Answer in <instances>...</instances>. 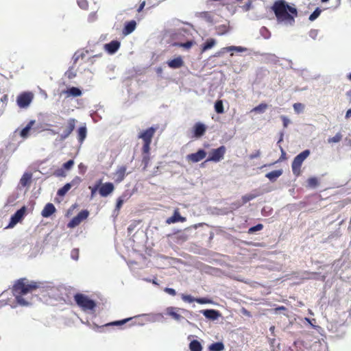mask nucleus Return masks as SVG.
Segmentation results:
<instances>
[{"label":"nucleus","mask_w":351,"mask_h":351,"mask_svg":"<svg viewBox=\"0 0 351 351\" xmlns=\"http://www.w3.org/2000/svg\"><path fill=\"white\" fill-rule=\"evenodd\" d=\"M276 20L278 23L293 25L295 18L298 16V10L295 6L289 5L285 0H277L271 6Z\"/></svg>","instance_id":"obj_1"},{"label":"nucleus","mask_w":351,"mask_h":351,"mask_svg":"<svg viewBox=\"0 0 351 351\" xmlns=\"http://www.w3.org/2000/svg\"><path fill=\"white\" fill-rule=\"evenodd\" d=\"M38 287V282L29 281L27 278H23L16 281L12 287V291L18 304L27 306L29 302L23 298V295L32 293Z\"/></svg>","instance_id":"obj_2"},{"label":"nucleus","mask_w":351,"mask_h":351,"mask_svg":"<svg viewBox=\"0 0 351 351\" xmlns=\"http://www.w3.org/2000/svg\"><path fill=\"white\" fill-rule=\"evenodd\" d=\"M158 126H152L146 130H143L139 132L138 138L142 139L143 146L141 148L142 153V164L143 165V169H146L150 161V150L151 143Z\"/></svg>","instance_id":"obj_3"},{"label":"nucleus","mask_w":351,"mask_h":351,"mask_svg":"<svg viewBox=\"0 0 351 351\" xmlns=\"http://www.w3.org/2000/svg\"><path fill=\"white\" fill-rule=\"evenodd\" d=\"M74 300L77 306L84 311H92L96 307L95 302L83 293H76L74 295Z\"/></svg>","instance_id":"obj_4"},{"label":"nucleus","mask_w":351,"mask_h":351,"mask_svg":"<svg viewBox=\"0 0 351 351\" xmlns=\"http://www.w3.org/2000/svg\"><path fill=\"white\" fill-rule=\"evenodd\" d=\"M310 155V151L308 149L304 150L298 156H296L291 165L292 171L296 176H300L301 173V166L304 160Z\"/></svg>","instance_id":"obj_5"},{"label":"nucleus","mask_w":351,"mask_h":351,"mask_svg":"<svg viewBox=\"0 0 351 351\" xmlns=\"http://www.w3.org/2000/svg\"><path fill=\"white\" fill-rule=\"evenodd\" d=\"M34 97V95L32 92H22L17 96L16 104L20 108H27L32 102Z\"/></svg>","instance_id":"obj_6"},{"label":"nucleus","mask_w":351,"mask_h":351,"mask_svg":"<svg viewBox=\"0 0 351 351\" xmlns=\"http://www.w3.org/2000/svg\"><path fill=\"white\" fill-rule=\"evenodd\" d=\"M207 127L201 122H197L191 128L190 134L191 138H199L204 135L206 131Z\"/></svg>","instance_id":"obj_7"},{"label":"nucleus","mask_w":351,"mask_h":351,"mask_svg":"<svg viewBox=\"0 0 351 351\" xmlns=\"http://www.w3.org/2000/svg\"><path fill=\"white\" fill-rule=\"evenodd\" d=\"M76 123V119L73 118H71L67 120L65 128L62 130V132L60 134V138L61 141L65 140L70 136L75 128Z\"/></svg>","instance_id":"obj_8"},{"label":"nucleus","mask_w":351,"mask_h":351,"mask_svg":"<svg viewBox=\"0 0 351 351\" xmlns=\"http://www.w3.org/2000/svg\"><path fill=\"white\" fill-rule=\"evenodd\" d=\"M26 207L23 206L18 210L12 217L7 228H13L17 223L20 222L24 217L26 213Z\"/></svg>","instance_id":"obj_9"},{"label":"nucleus","mask_w":351,"mask_h":351,"mask_svg":"<svg viewBox=\"0 0 351 351\" xmlns=\"http://www.w3.org/2000/svg\"><path fill=\"white\" fill-rule=\"evenodd\" d=\"M73 165V160H69L66 162L64 163L61 168L56 169L53 172V175L56 177H65L66 176V171L71 170Z\"/></svg>","instance_id":"obj_10"},{"label":"nucleus","mask_w":351,"mask_h":351,"mask_svg":"<svg viewBox=\"0 0 351 351\" xmlns=\"http://www.w3.org/2000/svg\"><path fill=\"white\" fill-rule=\"evenodd\" d=\"M114 189V186L112 182H106L101 184L99 189V193L102 197H107Z\"/></svg>","instance_id":"obj_11"},{"label":"nucleus","mask_w":351,"mask_h":351,"mask_svg":"<svg viewBox=\"0 0 351 351\" xmlns=\"http://www.w3.org/2000/svg\"><path fill=\"white\" fill-rule=\"evenodd\" d=\"M206 152L204 149H199L195 153L189 154L187 159L192 162H197L205 158Z\"/></svg>","instance_id":"obj_12"},{"label":"nucleus","mask_w":351,"mask_h":351,"mask_svg":"<svg viewBox=\"0 0 351 351\" xmlns=\"http://www.w3.org/2000/svg\"><path fill=\"white\" fill-rule=\"evenodd\" d=\"M185 221L186 218L182 217L180 214L179 209L176 208L173 212V215L171 217L167 219L166 223L167 224H171L178 221L184 222Z\"/></svg>","instance_id":"obj_13"},{"label":"nucleus","mask_w":351,"mask_h":351,"mask_svg":"<svg viewBox=\"0 0 351 351\" xmlns=\"http://www.w3.org/2000/svg\"><path fill=\"white\" fill-rule=\"evenodd\" d=\"M180 309L176 307L170 306L167 308L166 312L168 315H169L173 319L180 322L184 319L180 314L178 313Z\"/></svg>","instance_id":"obj_14"},{"label":"nucleus","mask_w":351,"mask_h":351,"mask_svg":"<svg viewBox=\"0 0 351 351\" xmlns=\"http://www.w3.org/2000/svg\"><path fill=\"white\" fill-rule=\"evenodd\" d=\"M246 50L247 49L243 47L230 46L221 49V53H230V56H233L234 53L243 52Z\"/></svg>","instance_id":"obj_15"},{"label":"nucleus","mask_w":351,"mask_h":351,"mask_svg":"<svg viewBox=\"0 0 351 351\" xmlns=\"http://www.w3.org/2000/svg\"><path fill=\"white\" fill-rule=\"evenodd\" d=\"M56 211L55 206L52 203H47L41 212L43 217L47 218L55 213Z\"/></svg>","instance_id":"obj_16"},{"label":"nucleus","mask_w":351,"mask_h":351,"mask_svg":"<svg viewBox=\"0 0 351 351\" xmlns=\"http://www.w3.org/2000/svg\"><path fill=\"white\" fill-rule=\"evenodd\" d=\"M120 42L118 40H112L109 43L105 45L106 50L110 53H115L120 47Z\"/></svg>","instance_id":"obj_17"},{"label":"nucleus","mask_w":351,"mask_h":351,"mask_svg":"<svg viewBox=\"0 0 351 351\" xmlns=\"http://www.w3.org/2000/svg\"><path fill=\"white\" fill-rule=\"evenodd\" d=\"M32 173L26 172L23 173L20 179V184L23 187L29 186L32 183Z\"/></svg>","instance_id":"obj_18"},{"label":"nucleus","mask_w":351,"mask_h":351,"mask_svg":"<svg viewBox=\"0 0 351 351\" xmlns=\"http://www.w3.org/2000/svg\"><path fill=\"white\" fill-rule=\"evenodd\" d=\"M127 167L125 166H120L117 169L116 172L114 173L115 175V180L117 182H120L122 180H123L125 173H126Z\"/></svg>","instance_id":"obj_19"},{"label":"nucleus","mask_w":351,"mask_h":351,"mask_svg":"<svg viewBox=\"0 0 351 351\" xmlns=\"http://www.w3.org/2000/svg\"><path fill=\"white\" fill-rule=\"evenodd\" d=\"M168 66L171 69H179L184 65L182 58L179 56L167 62Z\"/></svg>","instance_id":"obj_20"},{"label":"nucleus","mask_w":351,"mask_h":351,"mask_svg":"<svg viewBox=\"0 0 351 351\" xmlns=\"http://www.w3.org/2000/svg\"><path fill=\"white\" fill-rule=\"evenodd\" d=\"M35 120H31L27 125L20 132V136L23 138H26L29 136V133L33 125L35 124Z\"/></svg>","instance_id":"obj_21"},{"label":"nucleus","mask_w":351,"mask_h":351,"mask_svg":"<svg viewBox=\"0 0 351 351\" xmlns=\"http://www.w3.org/2000/svg\"><path fill=\"white\" fill-rule=\"evenodd\" d=\"M136 25V23L135 21H130L128 22L125 25V27L123 30V33L125 35L131 34L135 29Z\"/></svg>","instance_id":"obj_22"},{"label":"nucleus","mask_w":351,"mask_h":351,"mask_svg":"<svg viewBox=\"0 0 351 351\" xmlns=\"http://www.w3.org/2000/svg\"><path fill=\"white\" fill-rule=\"evenodd\" d=\"M282 172L283 171L282 169L274 170L267 173L265 175V177L267 178L270 181L274 182L282 174Z\"/></svg>","instance_id":"obj_23"},{"label":"nucleus","mask_w":351,"mask_h":351,"mask_svg":"<svg viewBox=\"0 0 351 351\" xmlns=\"http://www.w3.org/2000/svg\"><path fill=\"white\" fill-rule=\"evenodd\" d=\"M68 96L78 97L82 95V91L77 87H71L63 91Z\"/></svg>","instance_id":"obj_24"},{"label":"nucleus","mask_w":351,"mask_h":351,"mask_svg":"<svg viewBox=\"0 0 351 351\" xmlns=\"http://www.w3.org/2000/svg\"><path fill=\"white\" fill-rule=\"evenodd\" d=\"M86 128L85 126L80 127L77 130V139L80 143H82L86 137Z\"/></svg>","instance_id":"obj_25"},{"label":"nucleus","mask_w":351,"mask_h":351,"mask_svg":"<svg viewBox=\"0 0 351 351\" xmlns=\"http://www.w3.org/2000/svg\"><path fill=\"white\" fill-rule=\"evenodd\" d=\"M202 313L206 317L212 319H217L219 315L218 311L212 309L204 310Z\"/></svg>","instance_id":"obj_26"},{"label":"nucleus","mask_w":351,"mask_h":351,"mask_svg":"<svg viewBox=\"0 0 351 351\" xmlns=\"http://www.w3.org/2000/svg\"><path fill=\"white\" fill-rule=\"evenodd\" d=\"M216 44V41L213 38L208 39L202 45V52H204L213 48Z\"/></svg>","instance_id":"obj_27"},{"label":"nucleus","mask_w":351,"mask_h":351,"mask_svg":"<svg viewBox=\"0 0 351 351\" xmlns=\"http://www.w3.org/2000/svg\"><path fill=\"white\" fill-rule=\"evenodd\" d=\"M182 298L184 302H193L195 299L190 295H182ZM195 301L199 304H204L206 301L203 298L195 299Z\"/></svg>","instance_id":"obj_28"},{"label":"nucleus","mask_w":351,"mask_h":351,"mask_svg":"<svg viewBox=\"0 0 351 351\" xmlns=\"http://www.w3.org/2000/svg\"><path fill=\"white\" fill-rule=\"evenodd\" d=\"M191 351H202V347L197 340H193L189 344Z\"/></svg>","instance_id":"obj_29"},{"label":"nucleus","mask_w":351,"mask_h":351,"mask_svg":"<svg viewBox=\"0 0 351 351\" xmlns=\"http://www.w3.org/2000/svg\"><path fill=\"white\" fill-rule=\"evenodd\" d=\"M267 104L262 103L252 108L251 112H254L256 113H263L267 110Z\"/></svg>","instance_id":"obj_30"},{"label":"nucleus","mask_w":351,"mask_h":351,"mask_svg":"<svg viewBox=\"0 0 351 351\" xmlns=\"http://www.w3.org/2000/svg\"><path fill=\"white\" fill-rule=\"evenodd\" d=\"M71 188V184H66L63 187L58 189L57 194L59 196H64Z\"/></svg>","instance_id":"obj_31"},{"label":"nucleus","mask_w":351,"mask_h":351,"mask_svg":"<svg viewBox=\"0 0 351 351\" xmlns=\"http://www.w3.org/2000/svg\"><path fill=\"white\" fill-rule=\"evenodd\" d=\"M215 161L217 162L219 160V148L215 149L212 154V156H209V157L206 159L205 162L207 161Z\"/></svg>","instance_id":"obj_32"},{"label":"nucleus","mask_w":351,"mask_h":351,"mask_svg":"<svg viewBox=\"0 0 351 351\" xmlns=\"http://www.w3.org/2000/svg\"><path fill=\"white\" fill-rule=\"evenodd\" d=\"M307 184L309 187L315 188L318 186L319 181L317 178L311 177L308 179Z\"/></svg>","instance_id":"obj_33"},{"label":"nucleus","mask_w":351,"mask_h":351,"mask_svg":"<svg viewBox=\"0 0 351 351\" xmlns=\"http://www.w3.org/2000/svg\"><path fill=\"white\" fill-rule=\"evenodd\" d=\"M101 184V180H99L95 186H89V189L91 191L90 197L93 198L95 195L97 191L99 189L100 185Z\"/></svg>","instance_id":"obj_34"},{"label":"nucleus","mask_w":351,"mask_h":351,"mask_svg":"<svg viewBox=\"0 0 351 351\" xmlns=\"http://www.w3.org/2000/svg\"><path fill=\"white\" fill-rule=\"evenodd\" d=\"M89 215V212L87 210H81L77 215V218L80 219V221H82L87 219Z\"/></svg>","instance_id":"obj_35"},{"label":"nucleus","mask_w":351,"mask_h":351,"mask_svg":"<svg viewBox=\"0 0 351 351\" xmlns=\"http://www.w3.org/2000/svg\"><path fill=\"white\" fill-rule=\"evenodd\" d=\"M342 134L340 132H338L333 137L329 138L328 139V142L329 143H338L342 139Z\"/></svg>","instance_id":"obj_36"},{"label":"nucleus","mask_w":351,"mask_h":351,"mask_svg":"<svg viewBox=\"0 0 351 351\" xmlns=\"http://www.w3.org/2000/svg\"><path fill=\"white\" fill-rule=\"evenodd\" d=\"M80 223V219L75 216L69 222L67 226L68 228H73L77 226Z\"/></svg>","instance_id":"obj_37"},{"label":"nucleus","mask_w":351,"mask_h":351,"mask_svg":"<svg viewBox=\"0 0 351 351\" xmlns=\"http://www.w3.org/2000/svg\"><path fill=\"white\" fill-rule=\"evenodd\" d=\"M131 319H132V318H126V319H122L120 321H115V322L107 324L105 326H121Z\"/></svg>","instance_id":"obj_38"},{"label":"nucleus","mask_w":351,"mask_h":351,"mask_svg":"<svg viewBox=\"0 0 351 351\" xmlns=\"http://www.w3.org/2000/svg\"><path fill=\"white\" fill-rule=\"evenodd\" d=\"M322 10L317 8L315 10V11L309 16L308 19L311 21H315L321 14Z\"/></svg>","instance_id":"obj_39"},{"label":"nucleus","mask_w":351,"mask_h":351,"mask_svg":"<svg viewBox=\"0 0 351 351\" xmlns=\"http://www.w3.org/2000/svg\"><path fill=\"white\" fill-rule=\"evenodd\" d=\"M263 225L261 224V223H258L254 226H252L250 228H249L248 231H247V233L248 234H252L256 231H259V230H263Z\"/></svg>","instance_id":"obj_40"},{"label":"nucleus","mask_w":351,"mask_h":351,"mask_svg":"<svg viewBox=\"0 0 351 351\" xmlns=\"http://www.w3.org/2000/svg\"><path fill=\"white\" fill-rule=\"evenodd\" d=\"M256 197L255 195L253 194H247L245 195H243L242 197V202L243 204H246L247 202L251 201L252 199H254Z\"/></svg>","instance_id":"obj_41"},{"label":"nucleus","mask_w":351,"mask_h":351,"mask_svg":"<svg viewBox=\"0 0 351 351\" xmlns=\"http://www.w3.org/2000/svg\"><path fill=\"white\" fill-rule=\"evenodd\" d=\"M77 4L83 10H87L88 8V2L87 0H77Z\"/></svg>","instance_id":"obj_42"},{"label":"nucleus","mask_w":351,"mask_h":351,"mask_svg":"<svg viewBox=\"0 0 351 351\" xmlns=\"http://www.w3.org/2000/svg\"><path fill=\"white\" fill-rule=\"evenodd\" d=\"M195 42L193 40H189L184 43L178 44L180 47H184L185 49H190L193 45Z\"/></svg>","instance_id":"obj_43"},{"label":"nucleus","mask_w":351,"mask_h":351,"mask_svg":"<svg viewBox=\"0 0 351 351\" xmlns=\"http://www.w3.org/2000/svg\"><path fill=\"white\" fill-rule=\"evenodd\" d=\"M293 108L298 113L300 112L304 109V105L301 103H295L293 104Z\"/></svg>","instance_id":"obj_44"},{"label":"nucleus","mask_w":351,"mask_h":351,"mask_svg":"<svg viewBox=\"0 0 351 351\" xmlns=\"http://www.w3.org/2000/svg\"><path fill=\"white\" fill-rule=\"evenodd\" d=\"M209 351H219V341L215 342L208 347Z\"/></svg>","instance_id":"obj_45"},{"label":"nucleus","mask_w":351,"mask_h":351,"mask_svg":"<svg viewBox=\"0 0 351 351\" xmlns=\"http://www.w3.org/2000/svg\"><path fill=\"white\" fill-rule=\"evenodd\" d=\"M261 151L256 150L249 156V158L253 160L254 158H258L261 156Z\"/></svg>","instance_id":"obj_46"},{"label":"nucleus","mask_w":351,"mask_h":351,"mask_svg":"<svg viewBox=\"0 0 351 351\" xmlns=\"http://www.w3.org/2000/svg\"><path fill=\"white\" fill-rule=\"evenodd\" d=\"M0 101L2 102L5 106H6L8 101V95L2 94L0 97Z\"/></svg>","instance_id":"obj_47"},{"label":"nucleus","mask_w":351,"mask_h":351,"mask_svg":"<svg viewBox=\"0 0 351 351\" xmlns=\"http://www.w3.org/2000/svg\"><path fill=\"white\" fill-rule=\"evenodd\" d=\"M165 291L166 293H169V295H173V296L176 295V290L172 289V288H165Z\"/></svg>","instance_id":"obj_48"},{"label":"nucleus","mask_w":351,"mask_h":351,"mask_svg":"<svg viewBox=\"0 0 351 351\" xmlns=\"http://www.w3.org/2000/svg\"><path fill=\"white\" fill-rule=\"evenodd\" d=\"M81 182V178L79 177H75L69 184H71V186L74 185H77Z\"/></svg>","instance_id":"obj_49"},{"label":"nucleus","mask_w":351,"mask_h":351,"mask_svg":"<svg viewBox=\"0 0 351 351\" xmlns=\"http://www.w3.org/2000/svg\"><path fill=\"white\" fill-rule=\"evenodd\" d=\"M78 169H79L80 172L83 174L86 171V167L84 164L80 163L78 165Z\"/></svg>","instance_id":"obj_50"},{"label":"nucleus","mask_w":351,"mask_h":351,"mask_svg":"<svg viewBox=\"0 0 351 351\" xmlns=\"http://www.w3.org/2000/svg\"><path fill=\"white\" fill-rule=\"evenodd\" d=\"M123 204V200L117 199V204H116V209L118 210H120L121 208L122 207Z\"/></svg>","instance_id":"obj_51"},{"label":"nucleus","mask_w":351,"mask_h":351,"mask_svg":"<svg viewBox=\"0 0 351 351\" xmlns=\"http://www.w3.org/2000/svg\"><path fill=\"white\" fill-rule=\"evenodd\" d=\"M130 197V195L127 193H123L122 195H121L118 199H122L123 202L124 203L125 201H127Z\"/></svg>","instance_id":"obj_52"},{"label":"nucleus","mask_w":351,"mask_h":351,"mask_svg":"<svg viewBox=\"0 0 351 351\" xmlns=\"http://www.w3.org/2000/svg\"><path fill=\"white\" fill-rule=\"evenodd\" d=\"M281 119H282V120L283 121V126L285 128H287L288 124L289 123V120L286 117H285V116H282Z\"/></svg>","instance_id":"obj_53"},{"label":"nucleus","mask_w":351,"mask_h":351,"mask_svg":"<svg viewBox=\"0 0 351 351\" xmlns=\"http://www.w3.org/2000/svg\"><path fill=\"white\" fill-rule=\"evenodd\" d=\"M71 256L74 259L77 260L78 258V250L75 249L73 250L71 252Z\"/></svg>","instance_id":"obj_54"},{"label":"nucleus","mask_w":351,"mask_h":351,"mask_svg":"<svg viewBox=\"0 0 351 351\" xmlns=\"http://www.w3.org/2000/svg\"><path fill=\"white\" fill-rule=\"evenodd\" d=\"M215 109L217 113H219V99H217L215 103Z\"/></svg>","instance_id":"obj_55"},{"label":"nucleus","mask_w":351,"mask_h":351,"mask_svg":"<svg viewBox=\"0 0 351 351\" xmlns=\"http://www.w3.org/2000/svg\"><path fill=\"white\" fill-rule=\"evenodd\" d=\"M280 149H281L282 154H281V156H280V159L278 160V161L282 160L286 158L285 152L284 151V149L282 147H280Z\"/></svg>","instance_id":"obj_56"},{"label":"nucleus","mask_w":351,"mask_h":351,"mask_svg":"<svg viewBox=\"0 0 351 351\" xmlns=\"http://www.w3.org/2000/svg\"><path fill=\"white\" fill-rule=\"evenodd\" d=\"M145 5V1H143V2L140 4V5H139L138 8L137 9V12H141V11L143 10V8H144Z\"/></svg>","instance_id":"obj_57"},{"label":"nucleus","mask_w":351,"mask_h":351,"mask_svg":"<svg viewBox=\"0 0 351 351\" xmlns=\"http://www.w3.org/2000/svg\"><path fill=\"white\" fill-rule=\"evenodd\" d=\"M346 95L348 99L349 100V102L351 103V90L347 91Z\"/></svg>","instance_id":"obj_58"},{"label":"nucleus","mask_w":351,"mask_h":351,"mask_svg":"<svg viewBox=\"0 0 351 351\" xmlns=\"http://www.w3.org/2000/svg\"><path fill=\"white\" fill-rule=\"evenodd\" d=\"M345 117H346V119H349L351 117V108L348 109L346 111Z\"/></svg>","instance_id":"obj_59"},{"label":"nucleus","mask_w":351,"mask_h":351,"mask_svg":"<svg viewBox=\"0 0 351 351\" xmlns=\"http://www.w3.org/2000/svg\"><path fill=\"white\" fill-rule=\"evenodd\" d=\"M287 308L285 306H278L277 308H275V311L276 312H278V311H285Z\"/></svg>","instance_id":"obj_60"},{"label":"nucleus","mask_w":351,"mask_h":351,"mask_svg":"<svg viewBox=\"0 0 351 351\" xmlns=\"http://www.w3.org/2000/svg\"><path fill=\"white\" fill-rule=\"evenodd\" d=\"M251 5H252V2L250 1H248L246 5H245V10H250V7H251Z\"/></svg>","instance_id":"obj_61"},{"label":"nucleus","mask_w":351,"mask_h":351,"mask_svg":"<svg viewBox=\"0 0 351 351\" xmlns=\"http://www.w3.org/2000/svg\"><path fill=\"white\" fill-rule=\"evenodd\" d=\"M80 56H82V58L83 57V54L82 53L80 55ZM74 58H75L74 59V62H76L79 60V58H80V55H77V53H75Z\"/></svg>","instance_id":"obj_62"},{"label":"nucleus","mask_w":351,"mask_h":351,"mask_svg":"<svg viewBox=\"0 0 351 351\" xmlns=\"http://www.w3.org/2000/svg\"><path fill=\"white\" fill-rule=\"evenodd\" d=\"M220 149H221V158L223 153L226 151V149L223 146H221Z\"/></svg>","instance_id":"obj_63"},{"label":"nucleus","mask_w":351,"mask_h":351,"mask_svg":"<svg viewBox=\"0 0 351 351\" xmlns=\"http://www.w3.org/2000/svg\"><path fill=\"white\" fill-rule=\"evenodd\" d=\"M226 32V30L223 29L222 27H221V34H223Z\"/></svg>","instance_id":"obj_64"}]
</instances>
